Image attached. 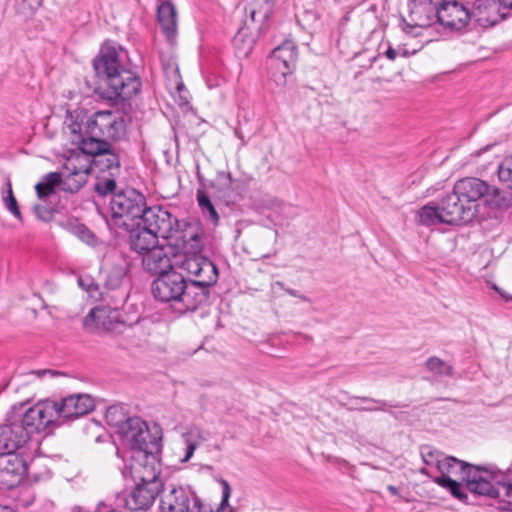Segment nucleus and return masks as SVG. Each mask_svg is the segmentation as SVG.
<instances>
[{
	"label": "nucleus",
	"mask_w": 512,
	"mask_h": 512,
	"mask_svg": "<svg viewBox=\"0 0 512 512\" xmlns=\"http://www.w3.org/2000/svg\"><path fill=\"white\" fill-rule=\"evenodd\" d=\"M181 268L193 278L190 283L185 277L170 270L158 276L151 285L154 298L168 303L178 314L196 310L209 298V287L218 280L215 264L206 257H193L181 261Z\"/></svg>",
	"instance_id": "nucleus-1"
},
{
	"label": "nucleus",
	"mask_w": 512,
	"mask_h": 512,
	"mask_svg": "<svg viewBox=\"0 0 512 512\" xmlns=\"http://www.w3.org/2000/svg\"><path fill=\"white\" fill-rule=\"evenodd\" d=\"M121 47L106 44L93 61L97 76L107 83L110 98L127 100L139 93L141 89L140 78L131 70L123 68L120 55Z\"/></svg>",
	"instance_id": "nucleus-2"
},
{
	"label": "nucleus",
	"mask_w": 512,
	"mask_h": 512,
	"mask_svg": "<svg viewBox=\"0 0 512 512\" xmlns=\"http://www.w3.org/2000/svg\"><path fill=\"white\" fill-rule=\"evenodd\" d=\"M476 215L477 209L466 205L452 190L438 204L430 203L421 207L417 213V221L427 227L438 224L458 225L472 222Z\"/></svg>",
	"instance_id": "nucleus-3"
},
{
	"label": "nucleus",
	"mask_w": 512,
	"mask_h": 512,
	"mask_svg": "<svg viewBox=\"0 0 512 512\" xmlns=\"http://www.w3.org/2000/svg\"><path fill=\"white\" fill-rule=\"evenodd\" d=\"M417 16L416 27H428L439 23L444 27L459 30L472 19L471 11L457 1L429 0V3L412 7Z\"/></svg>",
	"instance_id": "nucleus-4"
},
{
	"label": "nucleus",
	"mask_w": 512,
	"mask_h": 512,
	"mask_svg": "<svg viewBox=\"0 0 512 512\" xmlns=\"http://www.w3.org/2000/svg\"><path fill=\"white\" fill-rule=\"evenodd\" d=\"M145 196L133 188L115 193L110 201L111 217L114 225L122 229H133L141 222L146 207Z\"/></svg>",
	"instance_id": "nucleus-5"
},
{
	"label": "nucleus",
	"mask_w": 512,
	"mask_h": 512,
	"mask_svg": "<svg viewBox=\"0 0 512 512\" xmlns=\"http://www.w3.org/2000/svg\"><path fill=\"white\" fill-rule=\"evenodd\" d=\"M87 167L88 162L85 156L68 157L60 172H50L42 181L53 189L60 186L63 191L75 193L87 181Z\"/></svg>",
	"instance_id": "nucleus-6"
},
{
	"label": "nucleus",
	"mask_w": 512,
	"mask_h": 512,
	"mask_svg": "<svg viewBox=\"0 0 512 512\" xmlns=\"http://www.w3.org/2000/svg\"><path fill=\"white\" fill-rule=\"evenodd\" d=\"M83 126L86 134L97 135L107 141L119 140L126 132V123L122 113L112 110L96 111Z\"/></svg>",
	"instance_id": "nucleus-7"
},
{
	"label": "nucleus",
	"mask_w": 512,
	"mask_h": 512,
	"mask_svg": "<svg viewBox=\"0 0 512 512\" xmlns=\"http://www.w3.org/2000/svg\"><path fill=\"white\" fill-rule=\"evenodd\" d=\"M65 124L67 125L70 133L73 135L72 142L78 144L80 149V152L72 154L70 157L80 158L81 156H85L88 162V177L92 170L93 158L97 157V155L110 148L111 144L106 139H101L102 137L86 134L83 123L74 121L72 114L67 116Z\"/></svg>",
	"instance_id": "nucleus-8"
},
{
	"label": "nucleus",
	"mask_w": 512,
	"mask_h": 512,
	"mask_svg": "<svg viewBox=\"0 0 512 512\" xmlns=\"http://www.w3.org/2000/svg\"><path fill=\"white\" fill-rule=\"evenodd\" d=\"M485 470V468L469 465L455 457L445 456L438 468L440 476L436 478H459L464 482L466 490L477 494Z\"/></svg>",
	"instance_id": "nucleus-9"
},
{
	"label": "nucleus",
	"mask_w": 512,
	"mask_h": 512,
	"mask_svg": "<svg viewBox=\"0 0 512 512\" xmlns=\"http://www.w3.org/2000/svg\"><path fill=\"white\" fill-rule=\"evenodd\" d=\"M140 219L138 225H142L159 238L170 240L179 233L178 219L161 206H146Z\"/></svg>",
	"instance_id": "nucleus-10"
},
{
	"label": "nucleus",
	"mask_w": 512,
	"mask_h": 512,
	"mask_svg": "<svg viewBox=\"0 0 512 512\" xmlns=\"http://www.w3.org/2000/svg\"><path fill=\"white\" fill-rule=\"evenodd\" d=\"M129 469L131 477L135 481L146 484H162L159 479L160 463L157 455L148 450H134L129 455Z\"/></svg>",
	"instance_id": "nucleus-11"
},
{
	"label": "nucleus",
	"mask_w": 512,
	"mask_h": 512,
	"mask_svg": "<svg viewBox=\"0 0 512 512\" xmlns=\"http://www.w3.org/2000/svg\"><path fill=\"white\" fill-rule=\"evenodd\" d=\"M199 498L189 487L170 485L162 488L161 512H193L199 506Z\"/></svg>",
	"instance_id": "nucleus-12"
},
{
	"label": "nucleus",
	"mask_w": 512,
	"mask_h": 512,
	"mask_svg": "<svg viewBox=\"0 0 512 512\" xmlns=\"http://www.w3.org/2000/svg\"><path fill=\"white\" fill-rule=\"evenodd\" d=\"M125 293L121 299L113 304V307H96L90 310L83 320L84 327L89 331L103 330L114 331L119 325L118 312L126 300Z\"/></svg>",
	"instance_id": "nucleus-13"
},
{
	"label": "nucleus",
	"mask_w": 512,
	"mask_h": 512,
	"mask_svg": "<svg viewBox=\"0 0 512 512\" xmlns=\"http://www.w3.org/2000/svg\"><path fill=\"white\" fill-rule=\"evenodd\" d=\"M477 495L490 498H507L512 503V480L510 475L486 469Z\"/></svg>",
	"instance_id": "nucleus-14"
},
{
	"label": "nucleus",
	"mask_w": 512,
	"mask_h": 512,
	"mask_svg": "<svg viewBox=\"0 0 512 512\" xmlns=\"http://www.w3.org/2000/svg\"><path fill=\"white\" fill-rule=\"evenodd\" d=\"M501 0H475L471 11L472 19L482 27L497 24L506 17V8Z\"/></svg>",
	"instance_id": "nucleus-15"
},
{
	"label": "nucleus",
	"mask_w": 512,
	"mask_h": 512,
	"mask_svg": "<svg viewBox=\"0 0 512 512\" xmlns=\"http://www.w3.org/2000/svg\"><path fill=\"white\" fill-rule=\"evenodd\" d=\"M453 191L471 208L478 210V201L489 191V185L478 178L467 177L457 181Z\"/></svg>",
	"instance_id": "nucleus-16"
},
{
	"label": "nucleus",
	"mask_w": 512,
	"mask_h": 512,
	"mask_svg": "<svg viewBox=\"0 0 512 512\" xmlns=\"http://www.w3.org/2000/svg\"><path fill=\"white\" fill-rule=\"evenodd\" d=\"M162 484L141 483L129 493L125 499V505L130 511L147 510L162 490Z\"/></svg>",
	"instance_id": "nucleus-17"
},
{
	"label": "nucleus",
	"mask_w": 512,
	"mask_h": 512,
	"mask_svg": "<svg viewBox=\"0 0 512 512\" xmlns=\"http://www.w3.org/2000/svg\"><path fill=\"white\" fill-rule=\"evenodd\" d=\"M28 441L27 432L17 421L0 425V454L7 451L16 452L22 449Z\"/></svg>",
	"instance_id": "nucleus-18"
},
{
	"label": "nucleus",
	"mask_w": 512,
	"mask_h": 512,
	"mask_svg": "<svg viewBox=\"0 0 512 512\" xmlns=\"http://www.w3.org/2000/svg\"><path fill=\"white\" fill-rule=\"evenodd\" d=\"M297 58V46L293 41L287 40L272 51L270 63L285 77L295 69Z\"/></svg>",
	"instance_id": "nucleus-19"
},
{
	"label": "nucleus",
	"mask_w": 512,
	"mask_h": 512,
	"mask_svg": "<svg viewBox=\"0 0 512 512\" xmlns=\"http://www.w3.org/2000/svg\"><path fill=\"white\" fill-rule=\"evenodd\" d=\"M204 231L199 226L186 225L183 231L179 230V233L174 236L176 244L179 245L181 241L184 250V259L187 260L193 257H203L200 252L203 249Z\"/></svg>",
	"instance_id": "nucleus-20"
},
{
	"label": "nucleus",
	"mask_w": 512,
	"mask_h": 512,
	"mask_svg": "<svg viewBox=\"0 0 512 512\" xmlns=\"http://www.w3.org/2000/svg\"><path fill=\"white\" fill-rule=\"evenodd\" d=\"M120 434L131 447L130 455L134 450H147L149 431L146 423L139 417L129 419Z\"/></svg>",
	"instance_id": "nucleus-21"
},
{
	"label": "nucleus",
	"mask_w": 512,
	"mask_h": 512,
	"mask_svg": "<svg viewBox=\"0 0 512 512\" xmlns=\"http://www.w3.org/2000/svg\"><path fill=\"white\" fill-rule=\"evenodd\" d=\"M94 408V400L87 394L71 395L58 403L60 418L64 420L77 418Z\"/></svg>",
	"instance_id": "nucleus-22"
},
{
	"label": "nucleus",
	"mask_w": 512,
	"mask_h": 512,
	"mask_svg": "<svg viewBox=\"0 0 512 512\" xmlns=\"http://www.w3.org/2000/svg\"><path fill=\"white\" fill-rule=\"evenodd\" d=\"M157 20L169 44L174 45L177 37V11L170 1H162L158 5Z\"/></svg>",
	"instance_id": "nucleus-23"
},
{
	"label": "nucleus",
	"mask_w": 512,
	"mask_h": 512,
	"mask_svg": "<svg viewBox=\"0 0 512 512\" xmlns=\"http://www.w3.org/2000/svg\"><path fill=\"white\" fill-rule=\"evenodd\" d=\"M142 265L144 270L158 276L173 269L169 256L161 246L143 254Z\"/></svg>",
	"instance_id": "nucleus-24"
},
{
	"label": "nucleus",
	"mask_w": 512,
	"mask_h": 512,
	"mask_svg": "<svg viewBox=\"0 0 512 512\" xmlns=\"http://www.w3.org/2000/svg\"><path fill=\"white\" fill-rule=\"evenodd\" d=\"M130 232V246L131 249L139 254H145L148 251L158 247L159 237L153 232L149 231L142 225H138L133 229H125Z\"/></svg>",
	"instance_id": "nucleus-25"
},
{
	"label": "nucleus",
	"mask_w": 512,
	"mask_h": 512,
	"mask_svg": "<svg viewBox=\"0 0 512 512\" xmlns=\"http://www.w3.org/2000/svg\"><path fill=\"white\" fill-rule=\"evenodd\" d=\"M0 471L19 479L27 472V463L23 456L16 452H3L0 454Z\"/></svg>",
	"instance_id": "nucleus-26"
},
{
	"label": "nucleus",
	"mask_w": 512,
	"mask_h": 512,
	"mask_svg": "<svg viewBox=\"0 0 512 512\" xmlns=\"http://www.w3.org/2000/svg\"><path fill=\"white\" fill-rule=\"evenodd\" d=\"M95 167L102 174L107 173L111 176L120 174V158L118 154L110 148L93 158L92 168Z\"/></svg>",
	"instance_id": "nucleus-27"
},
{
	"label": "nucleus",
	"mask_w": 512,
	"mask_h": 512,
	"mask_svg": "<svg viewBox=\"0 0 512 512\" xmlns=\"http://www.w3.org/2000/svg\"><path fill=\"white\" fill-rule=\"evenodd\" d=\"M42 425L46 429L49 425L59 421L60 414L58 410V402L53 400H43L30 407Z\"/></svg>",
	"instance_id": "nucleus-28"
},
{
	"label": "nucleus",
	"mask_w": 512,
	"mask_h": 512,
	"mask_svg": "<svg viewBox=\"0 0 512 512\" xmlns=\"http://www.w3.org/2000/svg\"><path fill=\"white\" fill-rule=\"evenodd\" d=\"M196 200L204 219L213 227L218 226L220 216L207 192L203 189H198L196 192Z\"/></svg>",
	"instance_id": "nucleus-29"
},
{
	"label": "nucleus",
	"mask_w": 512,
	"mask_h": 512,
	"mask_svg": "<svg viewBox=\"0 0 512 512\" xmlns=\"http://www.w3.org/2000/svg\"><path fill=\"white\" fill-rule=\"evenodd\" d=\"M183 440L186 445L185 454L181 459L182 463L188 462L195 450L207 440V435L204 431L199 428H192L188 432L183 434Z\"/></svg>",
	"instance_id": "nucleus-30"
},
{
	"label": "nucleus",
	"mask_w": 512,
	"mask_h": 512,
	"mask_svg": "<svg viewBox=\"0 0 512 512\" xmlns=\"http://www.w3.org/2000/svg\"><path fill=\"white\" fill-rule=\"evenodd\" d=\"M249 11L251 20L253 22H260L261 26L259 27V31L262 32L263 26L262 24L266 22L273 12V3L271 0H254L249 7L247 8Z\"/></svg>",
	"instance_id": "nucleus-31"
},
{
	"label": "nucleus",
	"mask_w": 512,
	"mask_h": 512,
	"mask_svg": "<svg viewBox=\"0 0 512 512\" xmlns=\"http://www.w3.org/2000/svg\"><path fill=\"white\" fill-rule=\"evenodd\" d=\"M64 228L71 234L78 237L82 242L94 247L97 245V238L92 231H90L84 224L79 223L77 220L69 219L63 224Z\"/></svg>",
	"instance_id": "nucleus-32"
},
{
	"label": "nucleus",
	"mask_w": 512,
	"mask_h": 512,
	"mask_svg": "<svg viewBox=\"0 0 512 512\" xmlns=\"http://www.w3.org/2000/svg\"><path fill=\"white\" fill-rule=\"evenodd\" d=\"M64 228L71 234L78 237L82 242L94 247L97 245V238L92 231H90L84 224L79 223L77 220L69 219L63 224Z\"/></svg>",
	"instance_id": "nucleus-33"
},
{
	"label": "nucleus",
	"mask_w": 512,
	"mask_h": 512,
	"mask_svg": "<svg viewBox=\"0 0 512 512\" xmlns=\"http://www.w3.org/2000/svg\"><path fill=\"white\" fill-rule=\"evenodd\" d=\"M105 418L109 426L117 429L120 433L124 425L128 423V420L132 417L127 415L125 408L122 405H112L107 408Z\"/></svg>",
	"instance_id": "nucleus-34"
},
{
	"label": "nucleus",
	"mask_w": 512,
	"mask_h": 512,
	"mask_svg": "<svg viewBox=\"0 0 512 512\" xmlns=\"http://www.w3.org/2000/svg\"><path fill=\"white\" fill-rule=\"evenodd\" d=\"M425 367L429 372L439 377H451L454 373L452 365L436 356L428 358L425 362Z\"/></svg>",
	"instance_id": "nucleus-35"
},
{
	"label": "nucleus",
	"mask_w": 512,
	"mask_h": 512,
	"mask_svg": "<svg viewBox=\"0 0 512 512\" xmlns=\"http://www.w3.org/2000/svg\"><path fill=\"white\" fill-rule=\"evenodd\" d=\"M434 482L440 485L441 487L450 491V493L460 501H467V494L464 491L462 486V481L459 478L450 479V478H434Z\"/></svg>",
	"instance_id": "nucleus-36"
},
{
	"label": "nucleus",
	"mask_w": 512,
	"mask_h": 512,
	"mask_svg": "<svg viewBox=\"0 0 512 512\" xmlns=\"http://www.w3.org/2000/svg\"><path fill=\"white\" fill-rule=\"evenodd\" d=\"M6 189L2 192V201L5 208L20 222L23 221V217L18 205V202L14 196L12 190V184L9 179L5 183Z\"/></svg>",
	"instance_id": "nucleus-37"
},
{
	"label": "nucleus",
	"mask_w": 512,
	"mask_h": 512,
	"mask_svg": "<svg viewBox=\"0 0 512 512\" xmlns=\"http://www.w3.org/2000/svg\"><path fill=\"white\" fill-rule=\"evenodd\" d=\"M34 412L31 408H29L22 416L21 419L16 420L18 424H20L28 434V439H30L31 435L36 432H40L44 430V426L42 422L33 415Z\"/></svg>",
	"instance_id": "nucleus-38"
},
{
	"label": "nucleus",
	"mask_w": 512,
	"mask_h": 512,
	"mask_svg": "<svg viewBox=\"0 0 512 512\" xmlns=\"http://www.w3.org/2000/svg\"><path fill=\"white\" fill-rule=\"evenodd\" d=\"M484 198L487 205L498 209L508 207L511 201L507 193L501 192L498 188H491L490 186Z\"/></svg>",
	"instance_id": "nucleus-39"
},
{
	"label": "nucleus",
	"mask_w": 512,
	"mask_h": 512,
	"mask_svg": "<svg viewBox=\"0 0 512 512\" xmlns=\"http://www.w3.org/2000/svg\"><path fill=\"white\" fill-rule=\"evenodd\" d=\"M353 400H360L364 403H366V406L361 407H352L351 409H357L359 411H367V412H374V411H385L384 407H398V405H392L384 400H377L370 397H353Z\"/></svg>",
	"instance_id": "nucleus-40"
},
{
	"label": "nucleus",
	"mask_w": 512,
	"mask_h": 512,
	"mask_svg": "<svg viewBox=\"0 0 512 512\" xmlns=\"http://www.w3.org/2000/svg\"><path fill=\"white\" fill-rule=\"evenodd\" d=\"M498 179L512 190V156L505 157L497 168Z\"/></svg>",
	"instance_id": "nucleus-41"
},
{
	"label": "nucleus",
	"mask_w": 512,
	"mask_h": 512,
	"mask_svg": "<svg viewBox=\"0 0 512 512\" xmlns=\"http://www.w3.org/2000/svg\"><path fill=\"white\" fill-rule=\"evenodd\" d=\"M116 177L111 175H99L94 185L95 192L100 196L112 193L116 188Z\"/></svg>",
	"instance_id": "nucleus-42"
},
{
	"label": "nucleus",
	"mask_w": 512,
	"mask_h": 512,
	"mask_svg": "<svg viewBox=\"0 0 512 512\" xmlns=\"http://www.w3.org/2000/svg\"><path fill=\"white\" fill-rule=\"evenodd\" d=\"M421 456L426 465L435 467L437 470L441 464V460L445 457L441 452L429 446H425L421 449Z\"/></svg>",
	"instance_id": "nucleus-43"
},
{
	"label": "nucleus",
	"mask_w": 512,
	"mask_h": 512,
	"mask_svg": "<svg viewBox=\"0 0 512 512\" xmlns=\"http://www.w3.org/2000/svg\"><path fill=\"white\" fill-rule=\"evenodd\" d=\"M79 286L85 290L89 296L94 300H101L102 293L100 292L99 285L91 277H80L78 279Z\"/></svg>",
	"instance_id": "nucleus-44"
},
{
	"label": "nucleus",
	"mask_w": 512,
	"mask_h": 512,
	"mask_svg": "<svg viewBox=\"0 0 512 512\" xmlns=\"http://www.w3.org/2000/svg\"><path fill=\"white\" fill-rule=\"evenodd\" d=\"M42 0H21L18 3L17 11L24 17H29L41 6Z\"/></svg>",
	"instance_id": "nucleus-45"
},
{
	"label": "nucleus",
	"mask_w": 512,
	"mask_h": 512,
	"mask_svg": "<svg viewBox=\"0 0 512 512\" xmlns=\"http://www.w3.org/2000/svg\"><path fill=\"white\" fill-rule=\"evenodd\" d=\"M124 276V271L121 268H115L111 271L107 278V285L112 289L117 288Z\"/></svg>",
	"instance_id": "nucleus-46"
},
{
	"label": "nucleus",
	"mask_w": 512,
	"mask_h": 512,
	"mask_svg": "<svg viewBox=\"0 0 512 512\" xmlns=\"http://www.w3.org/2000/svg\"><path fill=\"white\" fill-rule=\"evenodd\" d=\"M36 193L39 199H45L50 194L53 193L54 189L50 187L48 184L44 183L43 181H40L35 186Z\"/></svg>",
	"instance_id": "nucleus-47"
},
{
	"label": "nucleus",
	"mask_w": 512,
	"mask_h": 512,
	"mask_svg": "<svg viewBox=\"0 0 512 512\" xmlns=\"http://www.w3.org/2000/svg\"><path fill=\"white\" fill-rule=\"evenodd\" d=\"M220 484L222 486V499L220 506L224 508L225 506H228L229 498L231 496V487L229 483L224 479L220 480Z\"/></svg>",
	"instance_id": "nucleus-48"
},
{
	"label": "nucleus",
	"mask_w": 512,
	"mask_h": 512,
	"mask_svg": "<svg viewBox=\"0 0 512 512\" xmlns=\"http://www.w3.org/2000/svg\"><path fill=\"white\" fill-rule=\"evenodd\" d=\"M73 512H120L119 510L112 508L110 506H107L103 503H100L97 505V507L94 509V511H89L82 507H77L73 510Z\"/></svg>",
	"instance_id": "nucleus-49"
},
{
	"label": "nucleus",
	"mask_w": 512,
	"mask_h": 512,
	"mask_svg": "<svg viewBox=\"0 0 512 512\" xmlns=\"http://www.w3.org/2000/svg\"><path fill=\"white\" fill-rule=\"evenodd\" d=\"M275 285L279 286L286 293H288L289 295H291L293 297H298L302 301H306V302L310 301L308 297H306L305 295L300 294V292L298 290L285 287L283 282L277 281V282H275Z\"/></svg>",
	"instance_id": "nucleus-50"
},
{
	"label": "nucleus",
	"mask_w": 512,
	"mask_h": 512,
	"mask_svg": "<svg viewBox=\"0 0 512 512\" xmlns=\"http://www.w3.org/2000/svg\"><path fill=\"white\" fill-rule=\"evenodd\" d=\"M30 376H35L39 379L41 378H44V377H54V376H57V375H60V373L58 371H55V370H51V369H41V370H33L29 373Z\"/></svg>",
	"instance_id": "nucleus-51"
},
{
	"label": "nucleus",
	"mask_w": 512,
	"mask_h": 512,
	"mask_svg": "<svg viewBox=\"0 0 512 512\" xmlns=\"http://www.w3.org/2000/svg\"><path fill=\"white\" fill-rule=\"evenodd\" d=\"M217 180L218 181H221V184L224 188H231V174L230 173H225V172H221V173H218L217 175Z\"/></svg>",
	"instance_id": "nucleus-52"
},
{
	"label": "nucleus",
	"mask_w": 512,
	"mask_h": 512,
	"mask_svg": "<svg viewBox=\"0 0 512 512\" xmlns=\"http://www.w3.org/2000/svg\"><path fill=\"white\" fill-rule=\"evenodd\" d=\"M399 54L398 50L392 48V47H389L386 52H385V55L386 57L389 59V60H395L397 55Z\"/></svg>",
	"instance_id": "nucleus-53"
},
{
	"label": "nucleus",
	"mask_w": 512,
	"mask_h": 512,
	"mask_svg": "<svg viewBox=\"0 0 512 512\" xmlns=\"http://www.w3.org/2000/svg\"><path fill=\"white\" fill-rule=\"evenodd\" d=\"M34 211L35 213L38 215V217L42 220H47V217L46 215L43 214V209L40 205H35L34 206Z\"/></svg>",
	"instance_id": "nucleus-54"
},
{
	"label": "nucleus",
	"mask_w": 512,
	"mask_h": 512,
	"mask_svg": "<svg viewBox=\"0 0 512 512\" xmlns=\"http://www.w3.org/2000/svg\"><path fill=\"white\" fill-rule=\"evenodd\" d=\"M410 1H411L412 7H414L415 5H418V4L429 3V0H410Z\"/></svg>",
	"instance_id": "nucleus-55"
},
{
	"label": "nucleus",
	"mask_w": 512,
	"mask_h": 512,
	"mask_svg": "<svg viewBox=\"0 0 512 512\" xmlns=\"http://www.w3.org/2000/svg\"><path fill=\"white\" fill-rule=\"evenodd\" d=\"M502 4H504V8L507 9H512V0H501Z\"/></svg>",
	"instance_id": "nucleus-56"
},
{
	"label": "nucleus",
	"mask_w": 512,
	"mask_h": 512,
	"mask_svg": "<svg viewBox=\"0 0 512 512\" xmlns=\"http://www.w3.org/2000/svg\"><path fill=\"white\" fill-rule=\"evenodd\" d=\"M387 489L393 495H397L398 494V489L395 486H393V485H389L387 487Z\"/></svg>",
	"instance_id": "nucleus-57"
},
{
	"label": "nucleus",
	"mask_w": 512,
	"mask_h": 512,
	"mask_svg": "<svg viewBox=\"0 0 512 512\" xmlns=\"http://www.w3.org/2000/svg\"><path fill=\"white\" fill-rule=\"evenodd\" d=\"M412 29H414L413 26L409 25V24H405V26L403 27V30L407 33H411L412 32Z\"/></svg>",
	"instance_id": "nucleus-58"
},
{
	"label": "nucleus",
	"mask_w": 512,
	"mask_h": 512,
	"mask_svg": "<svg viewBox=\"0 0 512 512\" xmlns=\"http://www.w3.org/2000/svg\"><path fill=\"white\" fill-rule=\"evenodd\" d=\"M0 512H14V511L9 507L0 506Z\"/></svg>",
	"instance_id": "nucleus-59"
},
{
	"label": "nucleus",
	"mask_w": 512,
	"mask_h": 512,
	"mask_svg": "<svg viewBox=\"0 0 512 512\" xmlns=\"http://www.w3.org/2000/svg\"><path fill=\"white\" fill-rule=\"evenodd\" d=\"M398 52L404 57H407L409 55V53L405 49H399Z\"/></svg>",
	"instance_id": "nucleus-60"
},
{
	"label": "nucleus",
	"mask_w": 512,
	"mask_h": 512,
	"mask_svg": "<svg viewBox=\"0 0 512 512\" xmlns=\"http://www.w3.org/2000/svg\"><path fill=\"white\" fill-rule=\"evenodd\" d=\"M173 73L175 74V76H177V77L179 76V70H178V67H175V68L173 69Z\"/></svg>",
	"instance_id": "nucleus-61"
},
{
	"label": "nucleus",
	"mask_w": 512,
	"mask_h": 512,
	"mask_svg": "<svg viewBox=\"0 0 512 512\" xmlns=\"http://www.w3.org/2000/svg\"><path fill=\"white\" fill-rule=\"evenodd\" d=\"M176 87L178 90H181L183 87V83H176Z\"/></svg>",
	"instance_id": "nucleus-62"
}]
</instances>
